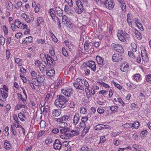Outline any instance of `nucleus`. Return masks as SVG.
Returning a JSON list of instances; mask_svg holds the SVG:
<instances>
[{"mask_svg":"<svg viewBox=\"0 0 151 151\" xmlns=\"http://www.w3.org/2000/svg\"><path fill=\"white\" fill-rule=\"evenodd\" d=\"M45 56L46 58L47 64L48 65H52V63L50 61L51 59H52V57L50 56L47 54H45Z\"/></svg>","mask_w":151,"mask_h":151,"instance_id":"nucleus-28","label":"nucleus"},{"mask_svg":"<svg viewBox=\"0 0 151 151\" xmlns=\"http://www.w3.org/2000/svg\"><path fill=\"white\" fill-rule=\"evenodd\" d=\"M76 4L78 8L83 7V5L80 0H76Z\"/></svg>","mask_w":151,"mask_h":151,"instance_id":"nucleus-52","label":"nucleus"},{"mask_svg":"<svg viewBox=\"0 0 151 151\" xmlns=\"http://www.w3.org/2000/svg\"><path fill=\"white\" fill-rule=\"evenodd\" d=\"M131 46L132 50L133 52H136L137 51V45L136 44L134 43H132L131 44Z\"/></svg>","mask_w":151,"mask_h":151,"instance_id":"nucleus-50","label":"nucleus"},{"mask_svg":"<svg viewBox=\"0 0 151 151\" xmlns=\"http://www.w3.org/2000/svg\"><path fill=\"white\" fill-rule=\"evenodd\" d=\"M106 127L105 125L102 124H99L96 125L94 127V129L95 130H100L102 129L106 128Z\"/></svg>","mask_w":151,"mask_h":151,"instance_id":"nucleus-30","label":"nucleus"},{"mask_svg":"<svg viewBox=\"0 0 151 151\" xmlns=\"http://www.w3.org/2000/svg\"><path fill=\"white\" fill-rule=\"evenodd\" d=\"M118 107L117 106H111L110 107V109L113 112L115 113L118 111Z\"/></svg>","mask_w":151,"mask_h":151,"instance_id":"nucleus-47","label":"nucleus"},{"mask_svg":"<svg viewBox=\"0 0 151 151\" xmlns=\"http://www.w3.org/2000/svg\"><path fill=\"white\" fill-rule=\"evenodd\" d=\"M57 14L59 16H61L63 15V11L58 6L56 7Z\"/></svg>","mask_w":151,"mask_h":151,"instance_id":"nucleus-33","label":"nucleus"},{"mask_svg":"<svg viewBox=\"0 0 151 151\" xmlns=\"http://www.w3.org/2000/svg\"><path fill=\"white\" fill-rule=\"evenodd\" d=\"M44 21V20L42 17H40L38 18L37 19V24L39 26L40 24L43 22Z\"/></svg>","mask_w":151,"mask_h":151,"instance_id":"nucleus-59","label":"nucleus"},{"mask_svg":"<svg viewBox=\"0 0 151 151\" xmlns=\"http://www.w3.org/2000/svg\"><path fill=\"white\" fill-rule=\"evenodd\" d=\"M36 79L38 82L42 83L44 81L45 78L43 76L39 74L37 76Z\"/></svg>","mask_w":151,"mask_h":151,"instance_id":"nucleus-25","label":"nucleus"},{"mask_svg":"<svg viewBox=\"0 0 151 151\" xmlns=\"http://www.w3.org/2000/svg\"><path fill=\"white\" fill-rule=\"evenodd\" d=\"M87 66L90 68L93 71H95L96 70L95 63L93 60L87 62Z\"/></svg>","mask_w":151,"mask_h":151,"instance_id":"nucleus-9","label":"nucleus"},{"mask_svg":"<svg viewBox=\"0 0 151 151\" xmlns=\"http://www.w3.org/2000/svg\"><path fill=\"white\" fill-rule=\"evenodd\" d=\"M131 123H126L122 125V127L125 128H130L132 127Z\"/></svg>","mask_w":151,"mask_h":151,"instance_id":"nucleus-62","label":"nucleus"},{"mask_svg":"<svg viewBox=\"0 0 151 151\" xmlns=\"http://www.w3.org/2000/svg\"><path fill=\"white\" fill-rule=\"evenodd\" d=\"M62 52L63 55L65 56H68V54L65 49L63 47L62 48Z\"/></svg>","mask_w":151,"mask_h":151,"instance_id":"nucleus-64","label":"nucleus"},{"mask_svg":"<svg viewBox=\"0 0 151 151\" xmlns=\"http://www.w3.org/2000/svg\"><path fill=\"white\" fill-rule=\"evenodd\" d=\"M47 63L46 62L44 61H42L38 65H37V66L39 67L41 73H43L47 70Z\"/></svg>","mask_w":151,"mask_h":151,"instance_id":"nucleus-7","label":"nucleus"},{"mask_svg":"<svg viewBox=\"0 0 151 151\" xmlns=\"http://www.w3.org/2000/svg\"><path fill=\"white\" fill-rule=\"evenodd\" d=\"M24 108L25 109H27V106L24 104H19L16 106L15 108L16 110H18L21 108Z\"/></svg>","mask_w":151,"mask_h":151,"instance_id":"nucleus-35","label":"nucleus"},{"mask_svg":"<svg viewBox=\"0 0 151 151\" xmlns=\"http://www.w3.org/2000/svg\"><path fill=\"white\" fill-rule=\"evenodd\" d=\"M4 142V147L5 149L9 150L11 148V145L7 140H6Z\"/></svg>","mask_w":151,"mask_h":151,"instance_id":"nucleus-20","label":"nucleus"},{"mask_svg":"<svg viewBox=\"0 0 151 151\" xmlns=\"http://www.w3.org/2000/svg\"><path fill=\"white\" fill-rule=\"evenodd\" d=\"M111 45L116 51L121 53H124V49L121 45L118 44L113 43Z\"/></svg>","mask_w":151,"mask_h":151,"instance_id":"nucleus-6","label":"nucleus"},{"mask_svg":"<svg viewBox=\"0 0 151 151\" xmlns=\"http://www.w3.org/2000/svg\"><path fill=\"white\" fill-rule=\"evenodd\" d=\"M80 117L79 114L78 113H76L73 117V124L74 125H77L80 119Z\"/></svg>","mask_w":151,"mask_h":151,"instance_id":"nucleus-10","label":"nucleus"},{"mask_svg":"<svg viewBox=\"0 0 151 151\" xmlns=\"http://www.w3.org/2000/svg\"><path fill=\"white\" fill-rule=\"evenodd\" d=\"M21 22L19 19H16L14 22L16 24L15 26L18 28L19 25L21 24Z\"/></svg>","mask_w":151,"mask_h":151,"instance_id":"nucleus-60","label":"nucleus"},{"mask_svg":"<svg viewBox=\"0 0 151 151\" xmlns=\"http://www.w3.org/2000/svg\"><path fill=\"white\" fill-rule=\"evenodd\" d=\"M113 84L114 85L116 88H117L119 90H121L122 88V87L120 85V84H118V83L115 82L114 81L112 82Z\"/></svg>","mask_w":151,"mask_h":151,"instance_id":"nucleus-55","label":"nucleus"},{"mask_svg":"<svg viewBox=\"0 0 151 151\" xmlns=\"http://www.w3.org/2000/svg\"><path fill=\"white\" fill-rule=\"evenodd\" d=\"M61 92L65 96L69 97L71 96V90L70 89H62Z\"/></svg>","mask_w":151,"mask_h":151,"instance_id":"nucleus-14","label":"nucleus"},{"mask_svg":"<svg viewBox=\"0 0 151 151\" xmlns=\"http://www.w3.org/2000/svg\"><path fill=\"white\" fill-rule=\"evenodd\" d=\"M22 5V2L21 1L18 2L16 4H14V7L16 9L20 8Z\"/></svg>","mask_w":151,"mask_h":151,"instance_id":"nucleus-49","label":"nucleus"},{"mask_svg":"<svg viewBox=\"0 0 151 151\" xmlns=\"http://www.w3.org/2000/svg\"><path fill=\"white\" fill-rule=\"evenodd\" d=\"M21 17L26 21L27 23H29L30 22L29 17L28 15L25 14L23 13L21 15Z\"/></svg>","mask_w":151,"mask_h":151,"instance_id":"nucleus-26","label":"nucleus"},{"mask_svg":"<svg viewBox=\"0 0 151 151\" xmlns=\"http://www.w3.org/2000/svg\"><path fill=\"white\" fill-rule=\"evenodd\" d=\"M96 59L99 65H104V59L100 57L99 55H97L96 56Z\"/></svg>","mask_w":151,"mask_h":151,"instance_id":"nucleus-19","label":"nucleus"},{"mask_svg":"<svg viewBox=\"0 0 151 151\" xmlns=\"http://www.w3.org/2000/svg\"><path fill=\"white\" fill-rule=\"evenodd\" d=\"M52 93H48L47 94L45 97V101H46L48 102L49 98L52 97Z\"/></svg>","mask_w":151,"mask_h":151,"instance_id":"nucleus-57","label":"nucleus"},{"mask_svg":"<svg viewBox=\"0 0 151 151\" xmlns=\"http://www.w3.org/2000/svg\"><path fill=\"white\" fill-rule=\"evenodd\" d=\"M0 94L1 96L0 97V100H1L2 97L4 99H6L8 96V92H5L4 91L2 90V89L1 90H0Z\"/></svg>","mask_w":151,"mask_h":151,"instance_id":"nucleus-15","label":"nucleus"},{"mask_svg":"<svg viewBox=\"0 0 151 151\" xmlns=\"http://www.w3.org/2000/svg\"><path fill=\"white\" fill-rule=\"evenodd\" d=\"M50 14V15L52 18H53L54 17H56L55 16V11L53 8H52L50 9L49 11L48 12Z\"/></svg>","mask_w":151,"mask_h":151,"instance_id":"nucleus-34","label":"nucleus"},{"mask_svg":"<svg viewBox=\"0 0 151 151\" xmlns=\"http://www.w3.org/2000/svg\"><path fill=\"white\" fill-rule=\"evenodd\" d=\"M40 126L41 128H44L46 126V123L44 121H41L40 123Z\"/></svg>","mask_w":151,"mask_h":151,"instance_id":"nucleus-56","label":"nucleus"},{"mask_svg":"<svg viewBox=\"0 0 151 151\" xmlns=\"http://www.w3.org/2000/svg\"><path fill=\"white\" fill-rule=\"evenodd\" d=\"M62 144L60 141L58 139H56L53 144L54 148L56 150H60L62 147Z\"/></svg>","mask_w":151,"mask_h":151,"instance_id":"nucleus-8","label":"nucleus"},{"mask_svg":"<svg viewBox=\"0 0 151 151\" xmlns=\"http://www.w3.org/2000/svg\"><path fill=\"white\" fill-rule=\"evenodd\" d=\"M69 132L71 133L73 137L74 136L77 135L79 134V131L78 129L70 130Z\"/></svg>","mask_w":151,"mask_h":151,"instance_id":"nucleus-37","label":"nucleus"},{"mask_svg":"<svg viewBox=\"0 0 151 151\" xmlns=\"http://www.w3.org/2000/svg\"><path fill=\"white\" fill-rule=\"evenodd\" d=\"M91 43L89 44L88 42L87 41L85 42L84 44V48L85 50L87 52L91 48Z\"/></svg>","mask_w":151,"mask_h":151,"instance_id":"nucleus-31","label":"nucleus"},{"mask_svg":"<svg viewBox=\"0 0 151 151\" xmlns=\"http://www.w3.org/2000/svg\"><path fill=\"white\" fill-rule=\"evenodd\" d=\"M89 85L88 84V86L86 87L84 89L86 93V96L88 98H91V93L89 89Z\"/></svg>","mask_w":151,"mask_h":151,"instance_id":"nucleus-29","label":"nucleus"},{"mask_svg":"<svg viewBox=\"0 0 151 151\" xmlns=\"http://www.w3.org/2000/svg\"><path fill=\"white\" fill-rule=\"evenodd\" d=\"M60 110V109H54L52 110V115L53 116L58 117L61 114Z\"/></svg>","mask_w":151,"mask_h":151,"instance_id":"nucleus-18","label":"nucleus"},{"mask_svg":"<svg viewBox=\"0 0 151 151\" xmlns=\"http://www.w3.org/2000/svg\"><path fill=\"white\" fill-rule=\"evenodd\" d=\"M99 84L105 88H107L110 87L109 85L102 81L99 82Z\"/></svg>","mask_w":151,"mask_h":151,"instance_id":"nucleus-48","label":"nucleus"},{"mask_svg":"<svg viewBox=\"0 0 151 151\" xmlns=\"http://www.w3.org/2000/svg\"><path fill=\"white\" fill-rule=\"evenodd\" d=\"M129 65L128 64L126 63L123 64L120 67V70L123 72H127L128 70Z\"/></svg>","mask_w":151,"mask_h":151,"instance_id":"nucleus-13","label":"nucleus"},{"mask_svg":"<svg viewBox=\"0 0 151 151\" xmlns=\"http://www.w3.org/2000/svg\"><path fill=\"white\" fill-rule=\"evenodd\" d=\"M27 28L28 26L27 24L24 23H23L21 22V24L20 25H19L18 28L21 29H25Z\"/></svg>","mask_w":151,"mask_h":151,"instance_id":"nucleus-43","label":"nucleus"},{"mask_svg":"<svg viewBox=\"0 0 151 151\" xmlns=\"http://www.w3.org/2000/svg\"><path fill=\"white\" fill-rule=\"evenodd\" d=\"M18 116L21 121L24 122L25 121L24 119L25 116L24 114L21 113H19L18 114Z\"/></svg>","mask_w":151,"mask_h":151,"instance_id":"nucleus-41","label":"nucleus"},{"mask_svg":"<svg viewBox=\"0 0 151 151\" xmlns=\"http://www.w3.org/2000/svg\"><path fill=\"white\" fill-rule=\"evenodd\" d=\"M30 72V74L32 77V79H35L37 77V73L36 72L35 70H31Z\"/></svg>","mask_w":151,"mask_h":151,"instance_id":"nucleus-36","label":"nucleus"},{"mask_svg":"<svg viewBox=\"0 0 151 151\" xmlns=\"http://www.w3.org/2000/svg\"><path fill=\"white\" fill-rule=\"evenodd\" d=\"M87 111V109L85 107H84L83 106H82L81 107L80 111L81 113L82 114H85Z\"/></svg>","mask_w":151,"mask_h":151,"instance_id":"nucleus-54","label":"nucleus"},{"mask_svg":"<svg viewBox=\"0 0 151 151\" xmlns=\"http://www.w3.org/2000/svg\"><path fill=\"white\" fill-rule=\"evenodd\" d=\"M73 85L76 89L84 91V87L88 86V82L86 80L77 78L75 82L73 83Z\"/></svg>","mask_w":151,"mask_h":151,"instance_id":"nucleus-2","label":"nucleus"},{"mask_svg":"<svg viewBox=\"0 0 151 151\" xmlns=\"http://www.w3.org/2000/svg\"><path fill=\"white\" fill-rule=\"evenodd\" d=\"M146 78L147 82L151 83V74L147 75Z\"/></svg>","mask_w":151,"mask_h":151,"instance_id":"nucleus-58","label":"nucleus"},{"mask_svg":"<svg viewBox=\"0 0 151 151\" xmlns=\"http://www.w3.org/2000/svg\"><path fill=\"white\" fill-rule=\"evenodd\" d=\"M139 123L138 121H135L133 123H131L132 127H133L135 129H137L139 126Z\"/></svg>","mask_w":151,"mask_h":151,"instance_id":"nucleus-39","label":"nucleus"},{"mask_svg":"<svg viewBox=\"0 0 151 151\" xmlns=\"http://www.w3.org/2000/svg\"><path fill=\"white\" fill-rule=\"evenodd\" d=\"M57 99L54 102L55 105L58 108H64L66 107V103L68 101L65 96L62 95H58L57 96Z\"/></svg>","mask_w":151,"mask_h":151,"instance_id":"nucleus-1","label":"nucleus"},{"mask_svg":"<svg viewBox=\"0 0 151 151\" xmlns=\"http://www.w3.org/2000/svg\"><path fill=\"white\" fill-rule=\"evenodd\" d=\"M10 129L13 135L14 136H16L17 134V132L16 129L15 128L14 126L13 125H11Z\"/></svg>","mask_w":151,"mask_h":151,"instance_id":"nucleus-46","label":"nucleus"},{"mask_svg":"<svg viewBox=\"0 0 151 151\" xmlns=\"http://www.w3.org/2000/svg\"><path fill=\"white\" fill-rule=\"evenodd\" d=\"M76 10V12L77 13L81 14L83 12L84 9L83 7L78 8Z\"/></svg>","mask_w":151,"mask_h":151,"instance_id":"nucleus-63","label":"nucleus"},{"mask_svg":"<svg viewBox=\"0 0 151 151\" xmlns=\"http://www.w3.org/2000/svg\"><path fill=\"white\" fill-rule=\"evenodd\" d=\"M124 58V55L118 53H115L112 55V60L115 62L121 61Z\"/></svg>","mask_w":151,"mask_h":151,"instance_id":"nucleus-5","label":"nucleus"},{"mask_svg":"<svg viewBox=\"0 0 151 151\" xmlns=\"http://www.w3.org/2000/svg\"><path fill=\"white\" fill-rule=\"evenodd\" d=\"M6 5H7V9L9 11H11L12 10L13 6L11 2H7Z\"/></svg>","mask_w":151,"mask_h":151,"instance_id":"nucleus-40","label":"nucleus"},{"mask_svg":"<svg viewBox=\"0 0 151 151\" xmlns=\"http://www.w3.org/2000/svg\"><path fill=\"white\" fill-rule=\"evenodd\" d=\"M46 75L50 77L54 76L55 74V71L54 69H52L46 70Z\"/></svg>","mask_w":151,"mask_h":151,"instance_id":"nucleus-12","label":"nucleus"},{"mask_svg":"<svg viewBox=\"0 0 151 151\" xmlns=\"http://www.w3.org/2000/svg\"><path fill=\"white\" fill-rule=\"evenodd\" d=\"M32 36L27 37L25 39L22 40V42L24 44L29 43L32 41Z\"/></svg>","mask_w":151,"mask_h":151,"instance_id":"nucleus-21","label":"nucleus"},{"mask_svg":"<svg viewBox=\"0 0 151 151\" xmlns=\"http://www.w3.org/2000/svg\"><path fill=\"white\" fill-rule=\"evenodd\" d=\"M100 2L105 8L110 10L113 9L115 5L114 0H100Z\"/></svg>","mask_w":151,"mask_h":151,"instance_id":"nucleus-3","label":"nucleus"},{"mask_svg":"<svg viewBox=\"0 0 151 151\" xmlns=\"http://www.w3.org/2000/svg\"><path fill=\"white\" fill-rule=\"evenodd\" d=\"M89 128L90 127L89 126H88V127H84V129L82 131V135H83V136L85 135L88 132Z\"/></svg>","mask_w":151,"mask_h":151,"instance_id":"nucleus-42","label":"nucleus"},{"mask_svg":"<svg viewBox=\"0 0 151 151\" xmlns=\"http://www.w3.org/2000/svg\"><path fill=\"white\" fill-rule=\"evenodd\" d=\"M58 123L57 124V126L58 127L63 128L66 127L68 126L67 123L66 122H58Z\"/></svg>","mask_w":151,"mask_h":151,"instance_id":"nucleus-27","label":"nucleus"},{"mask_svg":"<svg viewBox=\"0 0 151 151\" xmlns=\"http://www.w3.org/2000/svg\"><path fill=\"white\" fill-rule=\"evenodd\" d=\"M5 39L4 37L0 35V43L1 45H4L5 44Z\"/></svg>","mask_w":151,"mask_h":151,"instance_id":"nucleus-51","label":"nucleus"},{"mask_svg":"<svg viewBox=\"0 0 151 151\" xmlns=\"http://www.w3.org/2000/svg\"><path fill=\"white\" fill-rule=\"evenodd\" d=\"M14 60L15 63L17 64L18 66H21L22 65L23 62L22 59L14 57Z\"/></svg>","mask_w":151,"mask_h":151,"instance_id":"nucleus-16","label":"nucleus"},{"mask_svg":"<svg viewBox=\"0 0 151 151\" xmlns=\"http://www.w3.org/2000/svg\"><path fill=\"white\" fill-rule=\"evenodd\" d=\"M68 20V17L65 15H64L62 16V22L64 24H66L67 23Z\"/></svg>","mask_w":151,"mask_h":151,"instance_id":"nucleus-61","label":"nucleus"},{"mask_svg":"<svg viewBox=\"0 0 151 151\" xmlns=\"http://www.w3.org/2000/svg\"><path fill=\"white\" fill-rule=\"evenodd\" d=\"M69 118V116L67 115H64L61 118H57L56 119V121L57 122H64L68 120Z\"/></svg>","mask_w":151,"mask_h":151,"instance_id":"nucleus-22","label":"nucleus"},{"mask_svg":"<svg viewBox=\"0 0 151 151\" xmlns=\"http://www.w3.org/2000/svg\"><path fill=\"white\" fill-rule=\"evenodd\" d=\"M41 7L40 5L39 4H37L34 7V11L36 13L38 12L40 10Z\"/></svg>","mask_w":151,"mask_h":151,"instance_id":"nucleus-45","label":"nucleus"},{"mask_svg":"<svg viewBox=\"0 0 151 151\" xmlns=\"http://www.w3.org/2000/svg\"><path fill=\"white\" fill-rule=\"evenodd\" d=\"M135 23L137 27L141 31H143L144 29L142 24L141 23L139 20L137 18L134 19Z\"/></svg>","mask_w":151,"mask_h":151,"instance_id":"nucleus-11","label":"nucleus"},{"mask_svg":"<svg viewBox=\"0 0 151 151\" xmlns=\"http://www.w3.org/2000/svg\"><path fill=\"white\" fill-rule=\"evenodd\" d=\"M133 78L136 82H140L142 80L140 75L139 73L135 74L133 76Z\"/></svg>","mask_w":151,"mask_h":151,"instance_id":"nucleus-24","label":"nucleus"},{"mask_svg":"<svg viewBox=\"0 0 151 151\" xmlns=\"http://www.w3.org/2000/svg\"><path fill=\"white\" fill-rule=\"evenodd\" d=\"M140 48L141 51V55L142 60L145 62H147L148 60L147 52L145 47L142 45H141Z\"/></svg>","mask_w":151,"mask_h":151,"instance_id":"nucleus-4","label":"nucleus"},{"mask_svg":"<svg viewBox=\"0 0 151 151\" xmlns=\"http://www.w3.org/2000/svg\"><path fill=\"white\" fill-rule=\"evenodd\" d=\"M13 119L15 121V122H14L15 123L17 124H19L20 122L19 119L17 115L14 114L13 115Z\"/></svg>","mask_w":151,"mask_h":151,"instance_id":"nucleus-44","label":"nucleus"},{"mask_svg":"<svg viewBox=\"0 0 151 151\" xmlns=\"http://www.w3.org/2000/svg\"><path fill=\"white\" fill-rule=\"evenodd\" d=\"M134 32L137 39L140 40L142 38V36L141 33L136 29H135Z\"/></svg>","mask_w":151,"mask_h":151,"instance_id":"nucleus-23","label":"nucleus"},{"mask_svg":"<svg viewBox=\"0 0 151 151\" xmlns=\"http://www.w3.org/2000/svg\"><path fill=\"white\" fill-rule=\"evenodd\" d=\"M70 128L69 127H64L61 128L60 130V132L61 134H65L66 133L69 132Z\"/></svg>","mask_w":151,"mask_h":151,"instance_id":"nucleus-32","label":"nucleus"},{"mask_svg":"<svg viewBox=\"0 0 151 151\" xmlns=\"http://www.w3.org/2000/svg\"><path fill=\"white\" fill-rule=\"evenodd\" d=\"M132 148L135 149L136 150H141V147L140 146L136 144L133 145H132Z\"/></svg>","mask_w":151,"mask_h":151,"instance_id":"nucleus-53","label":"nucleus"},{"mask_svg":"<svg viewBox=\"0 0 151 151\" xmlns=\"http://www.w3.org/2000/svg\"><path fill=\"white\" fill-rule=\"evenodd\" d=\"M117 36L119 40L123 42L126 41V40L124 36L121 33H118Z\"/></svg>","mask_w":151,"mask_h":151,"instance_id":"nucleus-38","label":"nucleus"},{"mask_svg":"<svg viewBox=\"0 0 151 151\" xmlns=\"http://www.w3.org/2000/svg\"><path fill=\"white\" fill-rule=\"evenodd\" d=\"M52 19L55 23L58 25V27L60 28L61 27L60 20L58 17H54Z\"/></svg>","mask_w":151,"mask_h":151,"instance_id":"nucleus-17","label":"nucleus"}]
</instances>
